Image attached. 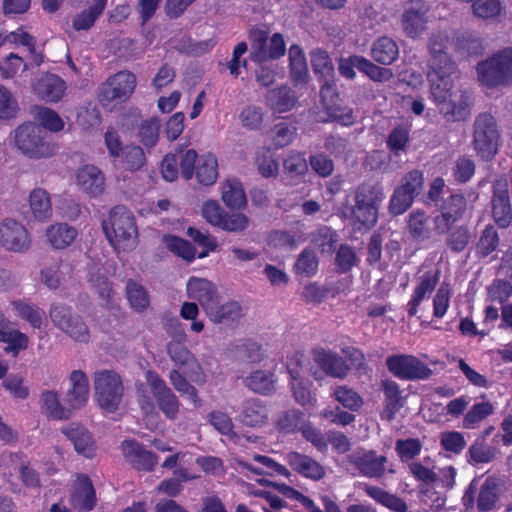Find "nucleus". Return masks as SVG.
<instances>
[{"instance_id": "nucleus-1", "label": "nucleus", "mask_w": 512, "mask_h": 512, "mask_svg": "<svg viewBox=\"0 0 512 512\" xmlns=\"http://www.w3.org/2000/svg\"><path fill=\"white\" fill-rule=\"evenodd\" d=\"M478 45V39L466 36L450 41L445 32L435 33L429 39L427 79L430 93L447 121L465 120L470 114L468 96L455 83L458 69L449 51L453 49L462 56L472 55Z\"/></svg>"}, {"instance_id": "nucleus-2", "label": "nucleus", "mask_w": 512, "mask_h": 512, "mask_svg": "<svg viewBox=\"0 0 512 512\" xmlns=\"http://www.w3.org/2000/svg\"><path fill=\"white\" fill-rule=\"evenodd\" d=\"M102 227L106 238L118 254L130 252L138 245L136 220L125 207H114L108 219L103 221Z\"/></svg>"}, {"instance_id": "nucleus-3", "label": "nucleus", "mask_w": 512, "mask_h": 512, "mask_svg": "<svg viewBox=\"0 0 512 512\" xmlns=\"http://www.w3.org/2000/svg\"><path fill=\"white\" fill-rule=\"evenodd\" d=\"M14 141L23 154L33 159L48 158L57 150V146L46 139L41 127L30 122L15 130Z\"/></svg>"}, {"instance_id": "nucleus-4", "label": "nucleus", "mask_w": 512, "mask_h": 512, "mask_svg": "<svg viewBox=\"0 0 512 512\" xmlns=\"http://www.w3.org/2000/svg\"><path fill=\"white\" fill-rule=\"evenodd\" d=\"M250 58L257 63L277 60L285 55L286 43L281 33L269 36L267 29L256 27L249 32Z\"/></svg>"}, {"instance_id": "nucleus-5", "label": "nucleus", "mask_w": 512, "mask_h": 512, "mask_svg": "<svg viewBox=\"0 0 512 512\" xmlns=\"http://www.w3.org/2000/svg\"><path fill=\"white\" fill-rule=\"evenodd\" d=\"M480 81L486 86L506 85L512 82V47L500 50L477 67Z\"/></svg>"}, {"instance_id": "nucleus-6", "label": "nucleus", "mask_w": 512, "mask_h": 512, "mask_svg": "<svg viewBox=\"0 0 512 512\" xmlns=\"http://www.w3.org/2000/svg\"><path fill=\"white\" fill-rule=\"evenodd\" d=\"M500 134L495 119L489 114L479 115L474 122L473 148L483 160H491L498 152Z\"/></svg>"}, {"instance_id": "nucleus-7", "label": "nucleus", "mask_w": 512, "mask_h": 512, "mask_svg": "<svg viewBox=\"0 0 512 512\" xmlns=\"http://www.w3.org/2000/svg\"><path fill=\"white\" fill-rule=\"evenodd\" d=\"M136 87V76L129 71H120L109 77L100 87L99 101L107 109L127 101Z\"/></svg>"}, {"instance_id": "nucleus-8", "label": "nucleus", "mask_w": 512, "mask_h": 512, "mask_svg": "<svg viewBox=\"0 0 512 512\" xmlns=\"http://www.w3.org/2000/svg\"><path fill=\"white\" fill-rule=\"evenodd\" d=\"M95 396L99 406L108 412L118 409L123 396V383L118 373L101 370L94 374Z\"/></svg>"}, {"instance_id": "nucleus-9", "label": "nucleus", "mask_w": 512, "mask_h": 512, "mask_svg": "<svg viewBox=\"0 0 512 512\" xmlns=\"http://www.w3.org/2000/svg\"><path fill=\"white\" fill-rule=\"evenodd\" d=\"M390 373L403 380L427 379L432 370L420 359L411 354H396L386 359Z\"/></svg>"}, {"instance_id": "nucleus-10", "label": "nucleus", "mask_w": 512, "mask_h": 512, "mask_svg": "<svg viewBox=\"0 0 512 512\" xmlns=\"http://www.w3.org/2000/svg\"><path fill=\"white\" fill-rule=\"evenodd\" d=\"M145 378L159 410L167 419L175 420L180 410V402L176 395L157 373L148 370L145 372Z\"/></svg>"}, {"instance_id": "nucleus-11", "label": "nucleus", "mask_w": 512, "mask_h": 512, "mask_svg": "<svg viewBox=\"0 0 512 512\" xmlns=\"http://www.w3.org/2000/svg\"><path fill=\"white\" fill-rule=\"evenodd\" d=\"M429 6L421 0L410 1L404 6L401 27L407 37L420 38L427 30Z\"/></svg>"}, {"instance_id": "nucleus-12", "label": "nucleus", "mask_w": 512, "mask_h": 512, "mask_svg": "<svg viewBox=\"0 0 512 512\" xmlns=\"http://www.w3.org/2000/svg\"><path fill=\"white\" fill-rule=\"evenodd\" d=\"M0 246L5 250L23 253L31 246V237L26 227L12 218L0 221Z\"/></svg>"}, {"instance_id": "nucleus-13", "label": "nucleus", "mask_w": 512, "mask_h": 512, "mask_svg": "<svg viewBox=\"0 0 512 512\" xmlns=\"http://www.w3.org/2000/svg\"><path fill=\"white\" fill-rule=\"evenodd\" d=\"M50 317L53 323L67 333L74 340L87 342L89 340V331L82 320L71 314L70 308L55 304L51 307Z\"/></svg>"}, {"instance_id": "nucleus-14", "label": "nucleus", "mask_w": 512, "mask_h": 512, "mask_svg": "<svg viewBox=\"0 0 512 512\" xmlns=\"http://www.w3.org/2000/svg\"><path fill=\"white\" fill-rule=\"evenodd\" d=\"M467 201L462 195H452L446 199L441 207L440 214L434 217L433 230L438 234H445L452 225L459 221L466 211Z\"/></svg>"}, {"instance_id": "nucleus-15", "label": "nucleus", "mask_w": 512, "mask_h": 512, "mask_svg": "<svg viewBox=\"0 0 512 512\" xmlns=\"http://www.w3.org/2000/svg\"><path fill=\"white\" fill-rule=\"evenodd\" d=\"M74 183L77 188L90 197L100 196L105 190V176L94 165H84L74 174Z\"/></svg>"}, {"instance_id": "nucleus-16", "label": "nucleus", "mask_w": 512, "mask_h": 512, "mask_svg": "<svg viewBox=\"0 0 512 512\" xmlns=\"http://www.w3.org/2000/svg\"><path fill=\"white\" fill-rule=\"evenodd\" d=\"M287 369L291 377L290 386L295 401L302 406H314L316 398L310 389L311 382L305 378L302 365L298 361L290 362Z\"/></svg>"}, {"instance_id": "nucleus-17", "label": "nucleus", "mask_w": 512, "mask_h": 512, "mask_svg": "<svg viewBox=\"0 0 512 512\" xmlns=\"http://www.w3.org/2000/svg\"><path fill=\"white\" fill-rule=\"evenodd\" d=\"M0 342L5 343V352L16 357L29 346V337L15 328L14 324L0 312Z\"/></svg>"}, {"instance_id": "nucleus-18", "label": "nucleus", "mask_w": 512, "mask_h": 512, "mask_svg": "<svg viewBox=\"0 0 512 512\" xmlns=\"http://www.w3.org/2000/svg\"><path fill=\"white\" fill-rule=\"evenodd\" d=\"M70 505L79 512L93 509L96 503L95 491L87 476L77 477L69 498Z\"/></svg>"}, {"instance_id": "nucleus-19", "label": "nucleus", "mask_w": 512, "mask_h": 512, "mask_svg": "<svg viewBox=\"0 0 512 512\" xmlns=\"http://www.w3.org/2000/svg\"><path fill=\"white\" fill-rule=\"evenodd\" d=\"M62 433L73 443L75 451L86 458L96 453V443L90 432L78 423H71L61 429Z\"/></svg>"}, {"instance_id": "nucleus-20", "label": "nucleus", "mask_w": 512, "mask_h": 512, "mask_svg": "<svg viewBox=\"0 0 512 512\" xmlns=\"http://www.w3.org/2000/svg\"><path fill=\"white\" fill-rule=\"evenodd\" d=\"M285 460L294 471L304 478L319 481L326 474L325 468L319 462L299 452L287 453Z\"/></svg>"}, {"instance_id": "nucleus-21", "label": "nucleus", "mask_w": 512, "mask_h": 512, "mask_svg": "<svg viewBox=\"0 0 512 512\" xmlns=\"http://www.w3.org/2000/svg\"><path fill=\"white\" fill-rule=\"evenodd\" d=\"M89 382L81 370H74L69 376V388L66 392V402L73 411L81 409L88 401Z\"/></svg>"}, {"instance_id": "nucleus-22", "label": "nucleus", "mask_w": 512, "mask_h": 512, "mask_svg": "<svg viewBox=\"0 0 512 512\" xmlns=\"http://www.w3.org/2000/svg\"><path fill=\"white\" fill-rule=\"evenodd\" d=\"M351 461L360 472L370 478H380L384 475L387 458L377 455L374 451H360L352 454Z\"/></svg>"}, {"instance_id": "nucleus-23", "label": "nucleus", "mask_w": 512, "mask_h": 512, "mask_svg": "<svg viewBox=\"0 0 512 512\" xmlns=\"http://www.w3.org/2000/svg\"><path fill=\"white\" fill-rule=\"evenodd\" d=\"M33 90L45 102L55 103L64 96L66 83L55 74H45L37 80Z\"/></svg>"}, {"instance_id": "nucleus-24", "label": "nucleus", "mask_w": 512, "mask_h": 512, "mask_svg": "<svg viewBox=\"0 0 512 512\" xmlns=\"http://www.w3.org/2000/svg\"><path fill=\"white\" fill-rule=\"evenodd\" d=\"M122 451L126 460L139 470H151L158 462L154 453L145 450L142 445L135 441H124Z\"/></svg>"}, {"instance_id": "nucleus-25", "label": "nucleus", "mask_w": 512, "mask_h": 512, "mask_svg": "<svg viewBox=\"0 0 512 512\" xmlns=\"http://www.w3.org/2000/svg\"><path fill=\"white\" fill-rule=\"evenodd\" d=\"M207 317L214 323L230 325L243 316V309L238 302L228 301L219 304L218 298L205 310Z\"/></svg>"}, {"instance_id": "nucleus-26", "label": "nucleus", "mask_w": 512, "mask_h": 512, "mask_svg": "<svg viewBox=\"0 0 512 512\" xmlns=\"http://www.w3.org/2000/svg\"><path fill=\"white\" fill-rule=\"evenodd\" d=\"M186 291L189 298L199 301L204 311L218 298L214 284L204 278L191 277Z\"/></svg>"}, {"instance_id": "nucleus-27", "label": "nucleus", "mask_w": 512, "mask_h": 512, "mask_svg": "<svg viewBox=\"0 0 512 512\" xmlns=\"http://www.w3.org/2000/svg\"><path fill=\"white\" fill-rule=\"evenodd\" d=\"M41 411L48 418L53 420H67L72 414V408L60 402V395L54 390H46L40 396Z\"/></svg>"}, {"instance_id": "nucleus-28", "label": "nucleus", "mask_w": 512, "mask_h": 512, "mask_svg": "<svg viewBox=\"0 0 512 512\" xmlns=\"http://www.w3.org/2000/svg\"><path fill=\"white\" fill-rule=\"evenodd\" d=\"M314 360L327 375L335 378H344L349 371V366L346 362L331 351L316 350Z\"/></svg>"}, {"instance_id": "nucleus-29", "label": "nucleus", "mask_w": 512, "mask_h": 512, "mask_svg": "<svg viewBox=\"0 0 512 512\" xmlns=\"http://www.w3.org/2000/svg\"><path fill=\"white\" fill-rule=\"evenodd\" d=\"M221 199L230 209H241L247 203L242 183L236 178H227L221 185Z\"/></svg>"}, {"instance_id": "nucleus-30", "label": "nucleus", "mask_w": 512, "mask_h": 512, "mask_svg": "<svg viewBox=\"0 0 512 512\" xmlns=\"http://www.w3.org/2000/svg\"><path fill=\"white\" fill-rule=\"evenodd\" d=\"M277 379L272 370H255L244 380L245 386L251 391L269 395L275 391Z\"/></svg>"}, {"instance_id": "nucleus-31", "label": "nucleus", "mask_w": 512, "mask_h": 512, "mask_svg": "<svg viewBox=\"0 0 512 512\" xmlns=\"http://www.w3.org/2000/svg\"><path fill=\"white\" fill-rule=\"evenodd\" d=\"M77 235L76 229L66 223H55L46 230L47 241L55 249H64L70 246Z\"/></svg>"}, {"instance_id": "nucleus-32", "label": "nucleus", "mask_w": 512, "mask_h": 512, "mask_svg": "<svg viewBox=\"0 0 512 512\" xmlns=\"http://www.w3.org/2000/svg\"><path fill=\"white\" fill-rule=\"evenodd\" d=\"M268 420V410L264 403L259 399H249L242 407L240 421L251 427L261 426Z\"/></svg>"}, {"instance_id": "nucleus-33", "label": "nucleus", "mask_w": 512, "mask_h": 512, "mask_svg": "<svg viewBox=\"0 0 512 512\" xmlns=\"http://www.w3.org/2000/svg\"><path fill=\"white\" fill-rule=\"evenodd\" d=\"M29 206L33 217L41 222L52 217V204L49 193L41 188L33 189L29 195Z\"/></svg>"}, {"instance_id": "nucleus-34", "label": "nucleus", "mask_w": 512, "mask_h": 512, "mask_svg": "<svg viewBox=\"0 0 512 512\" xmlns=\"http://www.w3.org/2000/svg\"><path fill=\"white\" fill-rule=\"evenodd\" d=\"M371 56L378 63L390 65L398 58L399 48L393 39L383 36L373 43Z\"/></svg>"}, {"instance_id": "nucleus-35", "label": "nucleus", "mask_w": 512, "mask_h": 512, "mask_svg": "<svg viewBox=\"0 0 512 512\" xmlns=\"http://www.w3.org/2000/svg\"><path fill=\"white\" fill-rule=\"evenodd\" d=\"M266 100L268 106L277 113L290 111L297 101L294 92L286 86L269 91Z\"/></svg>"}, {"instance_id": "nucleus-36", "label": "nucleus", "mask_w": 512, "mask_h": 512, "mask_svg": "<svg viewBox=\"0 0 512 512\" xmlns=\"http://www.w3.org/2000/svg\"><path fill=\"white\" fill-rule=\"evenodd\" d=\"M290 75L295 84L305 83L309 77L304 51L299 45L289 48Z\"/></svg>"}, {"instance_id": "nucleus-37", "label": "nucleus", "mask_w": 512, "mask_h": 512, "mask_svg": "<svg viewBox=\"0 0 512 512\" xmlns=\"http://www.w3.org/2000/svg\"><path fill=\"white\" fill-rule=\"evenodd\" d=\"M365 493L374 499L380 505L394 511V512H407L408 506L404 500L397 497L394 494H391L380 487L365 485L364 486Z\"/></svg>"}, {"instance_id": "nucleus-38", "label": "nucleus", "mask_w": 512, "mask_h": 512, "mask_svg": "<svg viewBox=\"0 0 512 512\" xmlns=\"http://www.w3.org/2000/svg\"><path fill=\"white\" fill-rule=\"evenodd\" d=\"M107 0H93L87 9L78 13L72 22L75 30H88L103 13Z\"/></svg>"}, {"instance_id": "nucleus-39", "label": "nucleus", "mask_w": 512, "mask_h": 512, "mask_svg": "<svg viewBox=\"0 0 512 512\" xmlns=\"http://www.w3.org/2000/svg\"><path fill=\"white\" fill-rule=\"evenodd\" d=\"M34 119L39 123L41 129H46L53 133L62 131L65 122L62 117L53 109L43 106H35L32 110Z\"/></svg>"}, {"instance_id": "nucleus-40", "label": "nucleus", "mask_w": 512, "mask_h": 512, "mask_svg": "<svg viewBox=\"0 0 512 512\" xmlns=\"http://www.w3.org/2000/svg\"><path fill=\"white\" fill-rule=\"evenodd\" d=\"M6 43L27 47L31 53L33 63L37 66L42 63V56L38 54L34 48V38L22 28L8 34H0V48Z\"/></svg>"}, {"instance_id": "nucleus-41", "label": "nucleus", "mask_w": 512, "mask_h": 512, "mask_svg": "<svg viewBox=\"0 0 512 512\" xmlns=\"http://www.w3.org/2000/svg\"><path fill=\"white\" fill-rule=\"evenodd\" d=\"M383 391L385 395L383 418L391 421L395 413L403 406V397L401 396L398 384L391 380L383 382Z\"/></svg>"}, {"instance_id": "nucleus-42", "label": "nucleus", "mask_w": 512, "mask_h": 512, "mask_svg": "<svg viewBox=\"0 0 512 512\" xmlns=\"http://www.w3.org/2000/svg\"><path fill=\"white\" fill-rule=\"evenodd\" d=\"M493 217L495 222L500 227H507L510 224L512 215H511V207L510 200L507 193V190L498 191L495 190L493 200Z\"/></svg>"}, {"instance_id": "nucleus-43", "label": "nucleus", "mask_w": 512, "mask_h": 512, "mask_svg": "<svg viewBox=\"0 0 512 512\" xmlns=\"http://www.w3.org/2000/svg\"><path fill=\"white\" fill-rule=\"evenodd\" d=\"M473 15L483 20H495L505 13L502 0H475L472 4Z\"/></svg>"}, {"instance_id": "nucleus-44", "label": "nucleus", "mask_w": 512, "mask_h": 512, "mask_svg": "<svg viewBox=\"0 0 512 512\" xmlns=\"http://www.w3.org/2000/svg\"><path fill=\"white\" fill-rule=\"evenodd\" d=\"M334 96V89L328 83H325L321 88V98L323 102V106L330 114V117L333 120L340 122L342 125L348 126L353 123V113L349 108H339L333 107L330 103L327 102V97Z\"/></svg>"}, {"instance_id": "nucleus-45", "label": "nucleus", "mask_w": 512, "mask_h": 512, "mask_svg": "<svg viewBox=\"0 0 512 512\" xmlns=\"http://www.w3.org/2000/svg\"><path fill=\"white\" fill-rule=\"evenodd\" d=\"M196 177L204 185H211L217 180L218 163L214 155L206 154L198 160Z\"/></svg>"}, {"instance_id": "nucleus-46", "label": "nucleus", "mask_w": 512, "mask_h": 512, "mask_svg": "<svg viewBox=\"0 0 512 512\" xmlns=\"http://www.w3.org/2000/svg\"><path fill=\"white\" fill-rule=\"evenodd\" d=\"M305 421V416L301 411L291 409L283 411L277 416L275 426L279 431L290 434L300 431Z\"/></svg>"}, {"instance_id": "nucleus-47", "label": "nucleus", "mask_w": 512, "mask_h": 512, "mask_svg": "<svg viewBox=\"0 0 512 512\" xmlns=\"http://www.w3.org/2000/svg\"><path fill=\"white\" fill-rule=\"evenodd\" d=\"M16 316L30 323L34 328H40L45 316L44 311L38 307L21 300L11 302Z\"/></svg>"}, {"instance_id": "nucleus-48", "label": "nucleus", "mask_w": 512, "mask_h": 512, "mask_svg": "<svg viewBox=\"0 0 512 512\" xmlns=\"http://www.w3.org/2000/svg\"><path fill=\"white\" fill-rule=\"evenodd\" d=\"M408 230L411 237L417 241H424L430 238L429 219L424 212L415 211L410 214Z\"/></svg>"}, {"instance_id": "nucleus-49", "label": "nucleus", "mask_w": 512, "mask_h": 512, "mask_svg": "<svg viewBox=\"0 0 512 512\" xmlns=\"http://www.w3.org/2000/svg\"><path fill=\"white\" fill-rule=\"evenodd\" d=\"M498 500V486L495 479L489 477L482 484L478 499L477 507L480 511H491L495 508Z\"/></svg>"}, {"instance_id": "nucleus-50", "label": "nucleus", "mask_w": 512, "mask_h": 512, "mask_svg": "<svg viewBox=\"0 0 512 512\" xmlns=\"http://www.w3.org/2000/svg\"><path fill=\"white\" fill-rule=\"evenodd\" d=\"M332 396L343 407L351 411L359 410L364 403L362 397L354 389L349 388L346 385H340L333 388Z\"/></svg>"}, {"instance_id": "nucleus-51", "label": "nucleus", "mask_w": 512, "mask_h": 512, "mask_svg": "<svg viewBox=\"0 0 512 512\" xmlns=\"http://www.w3.org/2000/svg\"><path fill=\"white\" fill-rule=\"evenodd\" d=\"M311 65L315 74L321 78L332 77L334 65L328 52L321 48H316L310 53Z\"/></svg>"}, {"instance_id": "nucleus-52", "label": "nucleus", "mask_w": 512, "mask_h": 512, "mask_svg": "<svg viewBox=\"0 0 512 512\" xmlns=\"http://www.w3.org/2000/svg\"><path fill=\"white\" fill-rule=\"evenodd\" d=\"M352 218L355 225H358V229L362 227L369 229L374 226L377 221L378 208L363 205V203H357L355 201V206L352 209Z\"/></svg>"}, {"instance_id": "nucleus-53", "label": "nucleus", "mask_w": 512, "mask_h": 512, "mask_svg": "<svg viewBox=\"0 0 512 512\" xmlns=\"http://www.w3.org/2000/svg\"><path fill=\"white\" fill-rule=\"evenodd\" d=\"M179 338L180 341H171L168 344V354L176 365H189L195 358L183 344L186 340V335L183 331L180 332Z\"/></svg>"}, {"instance_id": "nucleus-54", "label": "nucleus", "mask_w": 512, "mask_h": 512, "mask_svg": "<svg viewBox=\"0 0 512 512\" xmlns=\"http://www.w3.org/2000/svg\"><path fill=\"white\" fill-rule=\"evenodd\" d=\"M294 269L298 275L305 277L314 276L318 271V259L315 253L309 248L304 249L299 254Z\"/></svg>"}, {"instance_id": "nucleus-55", "label": "nucleus", "mask_w": 512, "mask_h": 512, "mask_svg": "<svg viewBox=\"0 0 512 512\" xmlns=\"http://www.w3.org/2000/svg\"><path fill=\"white\" fill-rule=\"evenodd\" d=\"M256 165L259 173L265 177H275L279 172V164L270 149H261L256 156Z\"/></svg>"}, {"instance_id": "nucleus-56", "label": "nucleus", "mask_w": 512, "mask_h": 512, "mask_svg": "<svg viewBox=\"0 0 512 512\" xmlns=\"http://www.w3.org/2000/svg\"><path fill=\"white\" fill-rule=\"evenodd\" d=\"M165 246L175 255L187 261H192L195 258V249L192 244L180 237L167 235L163 238Z\"/></svg>"}, {"instance_id": "nucleus-57", "label": "nucleus", "mask_w": 512, "mask_h": 512, "mask_svg": "<svg viewBox=\"0 0 512 512\" xmlns=\"http://www.w3.org/2000/svg\"><path fill=\"white\" fill-rule=\"evenodd\" d=\"M493 406L489 402H481L474 404L463 420V427L466 429H474L482 420L493 413Z\"/></svg>"}, {"instance_id": "nucleus-58", "label": "nucleus", "mask_w": 512, "mask_h": 512, "mask_svg": "<svg viewBox=\"0 0 512 512\" xmlns=\"http://www.w3.org/2000/svg\"><path fill=\"white\" fill-rule=\"evenodd\" d=\"M126 293L133 309L143 311L149 306L147 292L140 284L130 280L126 286Z\"/></svg>"}, {"instance_id": "nucleus-59", "label": "nucleus", "mask_w": 512, "mask_h": 512, "mask_svg": "<svg viewBox=\"0 0 512 512\" xmlns=\"http://www.w3.org/2000/svg\"><path fill=\"white\" fill-rule=\"evenodd\" d=\"M451 287L447 282H443L433 297V315L441 319L446 314L450 306Z\"/></svg>"}, {"instance_id": "nucleus-60", "label": "nucleus", "mask_w": 512, "mask_h": 512, "mask_svg": "<svg viewBox=\"0 0 512 512\" xmlns=\"http://www.w3.org/2000/svg\"><path fill=\"white\" fill-rule=\"evenodd\" d=\"M312 242L321 253L331 254L337 242V234L331 228L324 226L315 232Z\"/></svg>"}, {"instance_id": "nucleus-61", "label": "nucleus", "mask_w": 512, "mask_h": 512, "mask_svg": "<svg viewBox=\"0 0 512 512\" xmlns=\"http://www.w3.org/2000/svg\"><path fill=\"white\" fill-rule=\"evenodd\" d=\"M383 199L382 191L370 184H363L356 191L355 201L363 205L378 208Z\"/></svg>"}, {"instance_id": "nucleus-62", "label": "nucleus", "mask_w": 512, "mask_h": 512, "mask_svg": "<svg viewBox=\"0 0 512 512\" xmlns=\"http://www.w3.org/2000/svg\"><path fill=\"white\" fill-rule=\"evenodd\" d=\"M160 122L157 118H150L141 123L138 136L140 141L146 147H152L156 144L159 137Z\"/></svg>"}, {"instance_id": "nucleus-63", "label": "nucleus", "mask_w": 512, "mask_h": 512, "mask_svg": "<svg viewBox=\"0 0 512 512\" xmlns=\"http://www.w3.org/2000/svg\"><path fill=\"white\" fill-rule=\"evenodd\" d=\"M208 421L222 435L229 438L236 436L234 424L227 413L222 411H212L208 415Z\"/></svg>"}, {"instance_id": "nucleus-64", "label": "nucleus", "mask_w": 512, "mask_h": 512, "mask_svg": "<svg viewBox=\"0 0 512 512\" xmlns=\"http://www.w3.org/2000/svg\"><path fill=\"white\" fill-rule=\"evenodd\" d=\"M422 443L419 439L407 438L396 441L395 450L402 461H408L420 454Z\"/></svg>"}]
</instances>
